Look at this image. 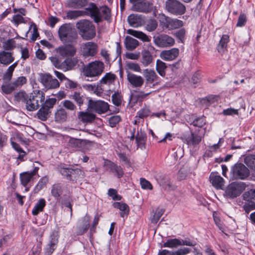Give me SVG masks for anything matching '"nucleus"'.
<instances>
[{
  "label": "nucleus",
  "instance_id": "nucleus-17",
  "mask_svg": "<svg viewBox=\"0 0 255 255\" xmlns=\"http://www.w3.org/2000/svg\"><path fill=\"white\" fill-rule=\"evenodd\" d=\"M132 9L134 11L147 13L152 10V4L145 0L132 5Z\"/></svg>",
  "mask_w": 255,
  "mask_h": 255
},
{
  "label": "nucleus",
  "instance_id": "nucleus-40",
  "mask_svg": "<svg viewBox=\"0 0 255 255\" xmlns=\"http://www.w3.org/2000/svg\"><path fill=\"white\" fill-rule=\"evenodd\" d=\"M167 68L166 64L161 61L157 60L156 63V70L158 74L163 77L165 75V70Z\"/></svg>",
  "mask_w": 255,
  "mask_h": 255
},
{
  "label": "nucleus",
  "instance_id": "nucleus-11",
  "mask_svg": "<svg viewBox=\"0 0 255 255\" xmlns=\"http://www.w3.org/2000/svg\"><path fill=\"white\" fill-rule=\"evenodd\" d=\"M182 139L188 145L195 147L201 142L202 137L196 133L190 132L189 133L184 134Z\"/></svg>",
  "mask_w": 255,
  "mask_h": 255
},
{
  "label": "nucleus",
  "instance_id": "nucleus-33",
  "mask_svg": "<svg viewBox=\"0 0 255 255\" xmlns=\"http://www.w3.org/2000/svg\"><path fill=\"white\" fill-rule=\"evenodd\" d=\"M141 63L145 67L152 63L153 57L151 53L148 50H144L141 52Z\"/></svg>",
  "mask_w": 255,
  "mask_h": 255
},
{
  "label": "nucleus",
  "instance_id": "nucleus-2",
  "mask_svg": "<svg viewBox=\"0 0 255 255\" xmlns=\"http://www.w3.org/2000/svg\"><path fill=\"white\" fill-rule=\"evenodd\" d=\"M58 35L61 41L65 43L76 42L78 39V33L74 27L70 23H65L58 30Z\"/></svg>",
  "mask_w": 255,
  "mask_h": 255
},
{
  "label": "nucleus",
  "instance_id": "nucleus-44",
  "mask_svg": "<svg viewBox=\"0 0 255 255\" xmlns=\"http://www.w3.org/2000/svg\"><path fill=\"white\" fill-rule=\"evenodd\" d=\"M245 163L255 172V155H250L245 158Z\"/></svg>",
  "mask_w": 255,
  "mask_h": 255
},
{
  "label": "nucleus",
  "instance_id": "nucleus-61",
  "mask_svg": "<svg viewBox=\"0 0 255 255\" xmlns=\"http://www.w3.org/2000/svg\"><path fill=\"white\" fill-rule=\"evenodd\" d=\"M121 121V117L119 116L111 117L109 120L110 126L111 127H115Z\"/></svg>",
  "mask_w": 255,
  "mask_h": 255
},
{
  "label": "nucleus",
  "instance_id": "nucleus-30",
  "mask_svg": "<svg viewBox=\"0 0 255 255\" xmlns=\"http://www.w3.org/2000/svg\"><path fill=\"white\" fill-rule=\"evenodd\" d=\"M125 44L126 48L128 50H133L139 45V42L135 39L130 36H127L125 38Z\"/></svg>",
  "mask_w": 255,
  "mask_h": 255
},
{
  "label": "nucleus",
  "instance_id": "nucleus-35",
  "mask_svg": "<svg viewBox=\"0 0 255 255\" xmlns=\"http://www.w3.org/2000/svg\"><path fill=\"white\" fill-rule=\"evenodd\" d=\"M46 205V201L44 199L41 198L35 205L32 210V213L33 215H37L39 212L43 211L44 207Z\"/></svg>",
  "mask_w": 255,
  "mask_h": 255
},
{
  "label": "nucleus",
  "instance_id": "nucleus-49",
  "mask_svg": "<svg viewBox=\"0 0 255 255\" xmlns=\"http://www.w3.org/2000/svg\"><path fill=\"white\" fill-rule=\"evenodd\" d=\"M31 29H32V30L31 31L32 36L30 38V39L32 41H34L36 40L37 38L39 36V33L38 32L37 26L36 24L33 22L31 23V24L30 25L29 27V31H30Z\"/></svg>",
  "mask_w": 255,
  "mask_h": 255
},
{
  "label": "nucleus",
  "instance_id": "nucleus-15",
  "mask_svg": "<svg viewBox=\"0 0 255 255\" xmlns=\"http://www.w3.org/2000/svg\"><path fill=\"white\" fill-rule=\"evenodd\" d=\"M179 54V50L176 48H173L169 50H165L161 51L160 57L165 61H172L178 56Z\"/></svg>",
  "mask_w": 255,
  "mask_h": 255
},
{
  "label": "nucleus",
  "instance_id": "nucleus-59",
  "mask_svg": "<svg viewBox=\"0 0 255 255\" xmlns=\"http://www.w3.org/2000/svg\"><path fill=\"white\" fill-rule=\"evenodd\" d=\"M222 114L224 116H234L238 115L239 112L238 109L230 108L224 110Z\"/></svg>",
  "mask_w": 255,
  "mask_h": 255
},
{
  "label": "nucleus",
  "instance_id": "nucleus-60",
  "mask_svg": "<svg viewBox=\"0 0 255 255\" xmlns=\"http://www.w3.org/2000/svg\"><path fill=\"white\" fill-rule=\"evenodd\" d=\"M247 21L246 15L244 14H241L238 18L236 26L237 27H242L245 25Z\"/></svg>",
  "mask_w": 255,
  "mask_h": 255
},
{
  "label": "nucleus",
  "instance_id": "nucleus-57",
  "mask_svg": "<svg viewBox=\"0 0 255 255\" xmlns=\"http://www.w3.org/2000/svg\"><path fill=\"white\" fill-rule=\"evenodd\" d=\"M163 213V212L162 210H156L154 214L151 218V223L156 224L162 215Z\"/></svg>",
  "mask_w": 255,
  "mask_h": 255
},
{
  "label": "nucleus",
  "instance_id": "nucleus-54",
  "mask_svg": "<svg viewBox=\"0 0 255 255\" xmlns=\"http://www.w3.org/2000/svg\"><path fill=\"white\" fill-rule=\"evenodd\" d=\"M26 79L23 76L18 77L15 81L12 82V84L14 85L15 89L17 88L22 86L24 84L26 83Z\"/></svg>",
  "mask_w": 255,
  "mask_h": 255
},
{
  "label": "nucleus",
  "instance_id": "nucleus-29",
  "mask_svg": "<svg viewBox=\"0 0 255 255\" xmlns=\"http://www.w3.org/2000/svg\"><path fill=\"white\" fill-rule=\"evenodd\" d=\"M128 21L130 26L133 27H138L141 25V18L139 16L135 14H131L128 17Z\"/></svg>",
  "mask_w": 255,
  "mask_h": 255
},
{
  "label": "nucleus",
  "instance_id": "nucleus-47",
  "mask_svg": "<svg viewBox=\"0 0 255 255\" xmlns=\"http://www.w3.org/2000/svg\"><path fill=\"white\" fill-rule=\"evenodd\" d=\"M81 118L84 122L91 123L95 119V115L87 112L81 113Z\"/></svg>",
  "mask_w": 255,
  "mask_h": 255
},
{
  "label": "nucleus",
  "instance_id": "nucleus-55",
  "mask_svg": "<svg viewBox=\"0 0 255 255\" xmlns=\"http://www.w3.org/2000/svg\"><path fill=\"white\" fill-rule=\"evenodd\" d=\"M89 221H90V217L88 215H86L84 217L83 219V225L82 229H81V234L85 233L89 227Z\"/></svg>",
  "mask_w": 255,
  "mask_h": 255
},
{
  "label": "nucleus",
  "instance_id": "nucleus-1",
  "mask_svg": "<svg viewBox=\"0 0 255 255\" xmlns=\"http://www.w3.org/2000/svg\"><path fill=\"white\" fill-rule=\"evenodd\" d=\"M81 15H89L94 18L96 23L100 22L103 17L106 20L109 21L111 18V10L107 6L102 7L99 9L94 3H91L85 10H81Z\"/></svg>",
  "mask_w": 255,
  "mask_h": 255
},
{
  "label": "nucleus",
  "instance_id": "nucleus-50",
  "mask_svg": "<svg viewBox=\"0 0 255 255\" xmlns=\"http://www.w3.org/2000/svg\"><path fill=\"white\" fill-rule=\"evenodd\" d=\"M243 198L246 201H250L252 200H255V189H252L249 191L246 192L243 195Z\"/></svg>",
  "mask_w": 255,
  "mask_h": 255
},
{
  "label": "nucleus",
  "instance_id": "nucleus-24",
  "mask_svg": "<svg viewBox=\"0 0 255 255\" xmlns=\"http://www.w3.org/2000/svg\"><path fill=\"white\" fill-rule=\"evenodd\" d=\"M210 178L213 186L217 189H221L224 186V180L220 176L212 173Z\"/></svg>",
  "mask_w": 255,
  "mask_h": 255
},
{
  "label": "nucleus",
  "instance_id": "nucleus-28",
  "mask_svg": "<svg viewBox=\"0 0 255 255\" xmlns=\"http://www.w3.org/2000/svg\"><path fill=\"white\" fill-rule=\"evenodd\" d=\"M67 112L63 108H60L57 110L55 114V121L57 123H61L65 122L67 119Z\"/></svg>",
  "mask_w": 255,
  "mask_h": 255
},
{
  "label": "nucleus",
  "instance_id": "nucleus-16",
  "mask_svg": "<svg viewBox=\"0 0 255 255\" xmlns=\"http://www.w3.org/2000/svg\"><path fill=\"white\" fill-rule=\"evenodd\" d=\"M164 20V26L169 30L179 28L183 25V22L176 18L172 19L165 17Z\"/></svg>",
  "mask_w": 255,
  "mask_h": 255
},
{
  "label": "nucleus",
  "instance_id": "nucleus-45",
  "mask_svg": "<svg viewBox=\"0 0 255 255\" xmlns=\"http://www.w3.org/2000/svg\"><path fill=\"white\" fill-rule=\"evenodd\" d=\"M29 94H27L24 91H19L14 94V99L18 102L25 103Z\"/></svg>",
  "mask_w": 255,
  "mask_h": 255
},
{
  "label": "nucleus",
  "instance_id": "nucleus-51",
  "mask_svg": "<svg viewBox=\"0 0 255 255\" xmlns=\"http://www.w3.org/2000/svg\"><path fill=\"white\" fill-rule=\"evenodd\" d=\"M122 97L119 92H115L112 96L113 104L116 106H119L122 103Z\"/></svg>",
  "mask_w": 255,
  "mask_h": 255
},
{
  "label": "nucleus",
  "instance_id": "nucleus-4",
  "mask_svg": "<svg viewBox=\"0 0 255 255\" xmlns=\"http://www.w3.org/2000/svg\"><path fill=\"white\" fill-rule=\"evenodd\" d=\"M104 64L103 62L95 61L88 64L83 68V74L85 77L83 80L89 81L86 77H94L100 75L103 72Z\"/></svg>",
  "mask_w": 255,
  "mask_h": 255
},
{
  "label": "nucleus",
  "instance_id": "nucleus-58",
  "mask_svg": "<svg viewBox=\"0 0 255 255\" xmlns=\"http://www.w3.org/2000/svg\"><path fill=\"white\" fill-rule=\"evenodd\" d=\"M63 106L67 110L74 111L76 109V106L70 100H65L62 102Z\"/></svg>",
  "mask_w": 255,
  "mask_h": 255
},
{
  "label": "nucleus",
  "instance_id": "nucleus-38",
  "mask_svg": "<svg viewBox=\"0 0 255 255\" xmlns=\"http://www.w3.org/2000/svg\"><path fill=\"white\" fill-rule=\"evenodd\" d=\"M17 65V62H16L14 63L13 64L10 65L8 69H7L5 73L4 74L2 80L3 81H10L11 79L13 72L14 70V69Z\"/></svg>",
  "mask_w": 255,
  "mask_h": 255
},
{
  "label": "nucleus",
  "instance_id": "nucleus-41",
  "mask_svg": "<svg viewBox=\"0 0 255 255\" xmlns=\"http://www.w3.org/2000/svg\"><path fill=\"white\" fill-rule=\"evenodd\" d=\"M181 246V241L177 239L168 240L163 244L165 248H175Z\"/></svg>",
  "mask_w": 255,
  "mask_h": 255
},
{
  "label": "nucleus",
  "instance_id": "nucleus-32",
  "mask_svg": "<svg viewBox=\"0 0 255 255\" xmlns=\"http://www.w3.org/2000/svg\"><path fill=\"white\" fill-rule=\"evenodd\" d=\"M113 206L115 208L119 209L121 211V216L124 217L125 216H127L129 213V207L128 205L123 202H115L113 204Z\"/></svg>",
  "mask_w": 255,
  "mask_h": 255
},
{
  "label": "nucleus",
  "instance_id": "nucleus-26",
  "mask_svg": "<svg viewBox=\"0 0 255 255\" xmlns=\"http://www.w3.org/2000/svg\"><path fill=\"white\" fill-rule=\"evenodd\" d=\"M107 167L110 171L116 175L118 178H121L124 174V172L120 166H118L114 162L109 161Z\"/></svg>",
  "mask_w": 255,
  "mask_h": 255
},
{
  "label": "nucleus",
  "instance_id": "nucleus-3",
  "mask_svg": "<svg viewBox=\"0 0 255 255\" xmlns=\"http://www.w3.org/2000/svg\"><path fill=\"white\" fill-rule=\"evenodd\" d=\"M45 99V94L40 90H35L29 94L24 104L25 108L29 111L38 109L39 103H42Z\"/></svg>",
  "mask_w": 255,
  "mask_h": 255
},
{
  "label": "nucleus",
  "instance_id": "nucleus-19",
  "mask_svg": "<svg viewBox=\"0 0 255 255\" xmlns=\"http://www.w3.org/2000/svg\"><path fill=\"white\" fill-rule=\"evenodd\" d=\"M143 74L146 84H152L156 81L158 78L157 75L153 69H144Z\"/></svg>",
  "mask_w": 255,
  "mask_h": 255
},
{
  "label": "nucleus",
  "instance_id": "nucleus-31",
  "mask_svg": "<svg viewBox=\"0 0 255 255\" xmlns=\"http://www.w3.org/2000/svg\"><path fill=\"white\" fill-rule=\"evenodd\" d=\"M15 90L12 83L9 81H3L1 86V92L3 94H10Z\"/></svg>",
  "mask_w": 255,
  "mask_h": 255
},
{
  "label": "nucleus",
  "instance_id": "nucleus-36",
  "mask_svg": "<svg viewBox=\"0 0 255 255\" xmlns=\"http://www.w3.org/2000/svg\"><path fill=\"white\" fill-rule=\"evenodd\" d=\"M229 41V37L228 35H223L219 42L217 47V50L219 53H223L226 50L228 43Z\"/></svg>",
  "mask_w": 255,
  "mask_h": 255
},
{
  "label": "nucleus",
  "instance_id": "nucleus-22",
  "mask_svg": "<svg viewBox=\"0 0 255 255\" xmlns=\"http://www.w3.org/2000/svg\"><path fill=\"white\" fill-rule=\"evenodd\" d=\"M58 169L61 174L66 177L68 180H71L72 176L78 171L72 168L67 167L64 164H61L58 166Z\"/></svg>",
  "mask_w": 255,
  "mask_h": 255
},
{
  "label": "nucleus",
  "instance_id": "nucleus-64",
  "mask_svg": "<svg viewBox=\"0 0 255 255\" xmlns=\"http://www.w3.org/2000/svg\"><path fill=\"white\" fill-rule=\"evenodd\" d=\"M108 195L114 200H120L121 197L117 194V191L114 189L111 188L109 190Z\"/></svg>",
  "mask_w": 255,
  "mask_h": 255
},
{
  "label": "nucleus",
  "instance_id": "nucleus-21",
  "mask_svg": "<svg viewBox=\"0 0 255 255\" xmlns=\"http://www.w3.org/2000/svg\"><path fill=\"white\" fill-rule=\"evenodd\" d=\"M135 141L137 145V149L139 148L141 150L145 149L146 141V133L142 130L137 131L135 136Z\"/></svg>",
  "mask_w": 255,
  "mask_h": 255
},
{
  "label": "nucleus",
  "instance_id": "nucleus-10",
  "mask_svg": "<svg viewBox=\"0 0 255 255\" xmlns=\"http://www.w3.org/2000/svg\"><path fill=\"white\" fill-rule=\"evenodd\" d=\"M153 41L156 46L162 48L171 47L175 43L174 38L167 34H161L154 37Z\"/></svg>",
  "mask_w": 255,
  "mask_h": 255
},
{
  "label": "nucleus",
  "instance_id": "nucleus-8",
  "mask_svg": "<svg viewBox=\"0 0 255 255\" xmlns=\"http://www.w3.org/2000/svg\"><path fill=\"white\" fill-rule=\"evenodd\" d=\"M88 109L101 114L106 113L109 110V105L103 101L90 100L88 102Z\"/></svg>",
  "mask_w": 255,
  "mask_h": 255
},
{
  "label": "nucleus",
  "instance_id": "nucleus-39",
  "mask_svg": "<svg viewBox=\"0 0 255 255\" xmlns=\"http://www.w3.org/2000/svg\"><path fill=\"white\" fill-rule=\"evenodd\" d=\"M116 79L115 74L111 73H107L100 81V83L102 84L110 85L113 83Z\"/></svg>",
  "mask_w": 255,
  "mask_h": 255
},
{
  "label": "nucleus",
  "instance_id": "nucleus-20",
  "mask_svg": "<svg viewBox=\"0 0 255 255\" xmlns=\"http://www.w3.org/2000/svg\"><path fill=\"white\" fill-rule=\"evenodd\" d=\"M14 58L11 52L2 50L0 52V63L7 65L13 62Z\"/></svg>",
  "mask_w": 255,
  "mask_h": 255
},
{
  "label": "nucleus",
  "instance_id": "nucleus-6",
  "mask_svg": "<svg viewBox=\"0 0 255 255\" xmlns=\"http://www.w3.org/2000/svg\"><path fill=\"white\" fill-rule=\"evenodd\" d=\"M246 185L242 182H234L227 187L225 196L230 198H235L240 196L245 190Z\"/></svg>",
  "mask_w": 255,
  "mask_h": 255
},
{
  "label": "nucleus",
  "instance_id": "nucleus-48",
  "mask_svg": "<svg viewBox=\"0 0 255 255\" xmlns=\"http://www.w3.org/2000/svg\"><path fill=\"white\" fill-rule=\"evenodd\" d=\"M48 181V178L46 176L43 177L41 178L36 186L35 187V190L37 191H39L46 186V184Z\"/></svg>",
  "mask_w": 255,
  "mask_h": 255
},
{
  "label": "nucleus",
  "instance_id": "nucleus-56",
  "mask_svg": "<svg viewBox=\"0 0 255 255\" xmlns=\"http://www.w3.org/2000/svg\"><path fill=\"white\" fill-rule=\"evenodd\" d=\"M186 34V31L184 29L182 28L179 29V30L176 31L174 33V35L181 41V42H183L184 37Z\"/></svg>",
  "mask_w": 255,
  "mask_h": 255
},
{
  "label": "nucleus",
  "instance_id": "nucleus-25",
  "mask_svg": "<svg viewBox=\"0 0 255 255\" xmlns=\"http://www.w3.org/2000/svg\"><path fill=\"white\" fill-rule=\"evenodd\" d=\"M127 33L141 40L144 42H149L150 40L148 36L141 31L129 29L127 30Z\"/></svg>",
  "mask_w": 255,
  "mask_h": 255
},
{
  "label": "nucleus",
  "instance_id": "nucleus-7",
  "mask_svg": "<svg viewBox=\"0 0 255 255\" xmlns=\"http://www.w3.org/2000/svg\"><path fill=\"white\" fill-rule=\"evenodd\" d=\"M165 8L169 12L175 15L184 14L186 9L185 6L177 0H167Z\"/></svg>",
  "mask_w": 255,
  "mask_h": 255
},
{
  "label": "nucleus",
  "instance_id": "nucleus-43",
  "mask_svg": "<svg viewBox=\"0 0 255 255\" xmlns=\"http://www.w3.org/2000/svg\"><path fill=\"white\" fill-rule=\"evenodd\" d=\"M51 194L55 198L59 197L62 193V187L60 184L53 185L51 188Z\"/></svg>",
  "mask_w": 255,
  "mask_h": 255
},
{
  "label": "nucleus",
  "instance_id": "nucleus-9",
  "mask_svg": "<svg viewBox=\"0 0 255 255\" xmlns=\"http://www.w3.org/2000/svg\"><path fill=\"white\" fill-rule=\"evenodd\" d=\"M40 82L47 89H56L60 84L56 79H53L49 74H41L40 76Z\"/></svg>",
  "mask_w": 255,
  "mask_h": 255
},
{
  "label": "nucleus",
  "instance_id": "nucleus-12",
  "mask_svg": "<svg viewBox=\"0 0 255 255\" xmlns=\"http://www.w3.org/2000/svg\"><path fill=\"white\" fill-rule=\"evenodd\" d=\"M234 176L240 179H244L249 175V170L242 163L236 164L233 168Z\"/></svg>",
  "mask_w": 255,
  "mask_h": 255
},
{
  "label": "nucleus",
  "instance_id": "nucleus-5",
  "mask_svg": "<svg viewBox=\"0 0 255 255\" xmlns=\"http://www.w3.org/2000/svg\"><path fill=\"white\" fill-rule=\"evenodd\" d=\"M95 25L87 20H81V37L85 40H91L96 36Z\"/></svg>",
  "mask_w": 255,
  "mask_h": 255
},
{
  "label": "nucleus",
  "instance_id": "nucleus-18",
  "mask_svg": "<svg viewBox=\"0 0 255 255\" xmlns=\"http://www.w3.org/2000/svg\"><path fill=\"white\" fill-rule=\"evenodd\" d=\"M39 168L35 167L31 172H25L20 174V179L21 184L26 187L32 178L37 173Z\"/></svg>",
  "mask_w": 255,
  "mask_h": 255
},
{
  "label": "nucleus",
  "instance_id": "nucleus-63",
  "mask_svg": "<svg viewBox=\"0 0 255 255\" xmlns=\"http://www.w3.org/2000/svg\"><path fill=\"white\" fill-rule=\"evenodd\" d=\"M140 53L139 52H127L126 54V57L128 59L131 60H138L140 57Z\"/></svg>",
  "mask_w": 255,
  "mask_h": 255
},
{
  "label": "nucleus",
  "instance_id": "nucleus-34",
  "mask_svg": "<svg viewBox=\"0 0 255 255\" xmlns=\"http://www.w3.org/2000/svg\"><path fill=\"white\" fill-rule=\"evenodd\" d=\"M78 61L74 58H67L62 62V70L66 71L72 69L77 63Z\"/></svg>",
  "mask_w": 255,
  "mask_h": 255
},
{
  "label": "nucleus",
  "instance_id": "nucleus-13",
  "mask_svg": "<svg viewBox=\"0 0 255 255\" xmlns=\"http://www.w3.org/2000/svg\"><path fill=\"white\" fill-rule=\"evenodd\" d=\"M127 80L133 88H141L144 82V79L141 76L132 73H128Z\"/></svg>",
  "mask_w": 255,
  "mask_h": 255
},
{
  "label": "nucleus",
  "instance_id": "nucleus-42",
  "mask_svg": "<svg viewBox=\"0 0 255 255\" xmlns=\"http://www.w3.org/2000/svg\"><path fill=\"white\" fill-rule=\"evenodd\" d=\"M2 47L5 51L12 50L16 47V42L13 38L8 39L3 42Z\"/></svg>",
  "mask_w": 255,
  "mask_h": 255
},
{
  "label": "nucleus",
  "instance_id": "nucleus-46",
  "mask_svg": "<svg viewBox=\"0 0 255 255\" xmlns=\"http://www.w3.org/2000/svg\"><path fill=\"white\" fill-rule=\"evenodd\" d=\"M56 99L55 98H48L46 100L44 103L42 104V106L44 107L45 109L51 111L53 108L54 106L56 104Z\"/></svg>",
  "mask_w": 255,
  "mask_h": 255
},
{
  "label": "nucleus",
  "instance_id": "nucleus-14",
  "mask_svg": "<svg viewBox=\"0 0 255 255\" xmlns=\"http://www.w3.org/2000/svg\"><path fill=\"white\" fill-rule=\"evenodd\" d=\"M97 52L98 45L95 43L88 42L83 45L82 55L85 58L94 56Z\"/></svg>",
  "mask_w": 255,
  "mask_h": 255
},
{
  "label": "nucleus",
  "instance_id": "nucleus-52",
  "mask_svg": "<svg viewBox=\"0 0 255 255\" xmlns=\"http://www.w3.org/2000/svg\"><path fill=\"white\" fill-rule=\"evenodd\" d=\"M157 25V22L155 20L151 19L147 22L146 29L148 31H153L156 29Z\"/></svg>",
  "mask_w": 255,
  "mask_h": 255
},
{
  "label": "nucleus",
  "instance_id": "nucleus-62",
  "mask_svg": "<svg viewBox=\"0 0 255 255\" xmlns=\"http://www.w3.org/2000/svg\"><path fill=\"white\" fill-rule=\"evenodd\" d=\"M81 148L83 149L89 150L93 145V142L90 140L81 139Z\"/></svg>",
  "mask_w": 255,
  "mask_h": 255
},
{
  "label": "nucleus",
  "instance_id": "nucleus-53",
  "mask_svg": "<svg viewBox=\"0 0 255 255\" xmlns=\"http://www.w3.org/2000/svg\"><path fill=\"white\" fill-rule=\"evenodd\" d=\"M66 16L68 19L75 20L80 16V10H69L67 12Z\"/></svg>",
  "mask_w": 255,
  "mask_h": 255
},
{
  "label": "nucleus",
  "instance_id": "nucleus-37",
  "mask_svg": "<svg viewBox=\"0 0 255 255\" xmlns=\"http://www.w3.org/2000/svg\"><path fill=\"white\" fill-rule=\"evenodd\" d=\"M51 111H49L41 106L40 109L37 112L36 115L39 120L45 121L50 116Z\"/></svg>",
  "mask_w": 255,
  "mask_h": 255
},
{
  "label": "nucleus",
  "instance_id": "nucleus-23",
  "mask_svg": "<svg viewBox=\"0 0 255 255\" xmlns=\"http://www.w3.org/2000/svg\"><path fill=\"white\" fill-rule=\"evenodd\" d=\"M76 50L73 45L67 44L64 46L59 47L58 52L63 56H73L76 53Z\"/></svg>",
  "mask_w": 255,
  "mask_h": 255
},
{
  "label": "nucleus",
  "instance_id": "nucleus-27",
  "mask_svg": "<svg viewBox=\"0 0 255 255\" xmlns=\"http://www.w3.org/2000/svg\"><path fill=\"white\" fill-rule=\"evenodd\" d=\"M125 70L127 74L128 73H131L130 71L137 73H141V68L139 64L131 61L126 62Z\"/></svg>",
  "mask_w": 255,
  "mask_h": 255
}]
</instances>
